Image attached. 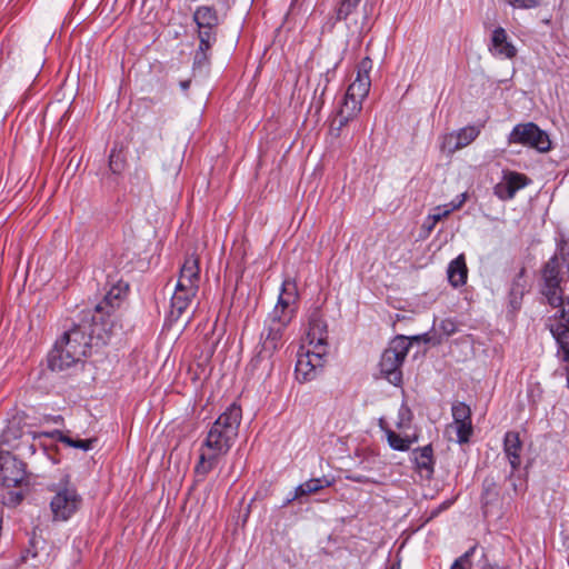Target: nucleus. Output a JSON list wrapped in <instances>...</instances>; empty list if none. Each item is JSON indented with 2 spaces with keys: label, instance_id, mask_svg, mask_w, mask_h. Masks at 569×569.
I'll return each instance as SVG.
<instances>
[{
  "label": "nucleus",
  "instance_id": "nucleus-1",
  "mask_svg": "<svg viewBox=\"0 0 569 569\" xmlns=\"http://www.w3.org/2000/svg\"><path fill=\"white\" fill-rule=\"evenodd\" d=\"M297 300L296 282L286 279L282 282L277 305L264 320L256 355L248 365L250 372L257 375L258 378H266L272 372L273 356L284 343V332L295 316Z\"/></svg>",
  "mask_w": 569,
  "mask_h": 569
},
{
  "label": "nucleus",
  "instance_id": "nucleus-2",
  "mask_svg": "<svg viewBox=\"0 0 569 569\" xmlns=\"http://www.w3.org/2000/svg\"><path fill=\"white\" fill-rule=\"evenodd\" d=\"M241 419V407L233 402L211 425L199 447V457L193 469L198 481H203L228 455L238 438Z\"/></svg>",
  "mask_w": 569,
  "mask_h": 569
},
{
  "label": "nucleus",
  "instance_id": "nucleus-3",
  "mask_svg": "<svg viewBox=\"0 0 569 569\" xmlns=\"http://www.w3.org/2000/svg\"><path fill=\"white\" fill-rule=\"evenodd\" d=\"M91 320L92 325L87 322L73 325L56 341L48 356L51 370L61 371L87 357L94 337L106 342L104 336L98 330L97 317L92 316Z\"/></svg>",
  "mask_w": 569,
  "mask_h": 569
},
{
  "label": "nucleus",
  "instance_id": "nucleus-4",
  "mask_svg": "<svg viewBox=\"0 0 569 569\" xmlns=\"http://www.w3.org/2000/svg\"><path fill=\"white\" fill-rule=\"evenodd\" d=\"M412 340H423L432 345L441 342L440 339L436 340L429 333L416 336L412 339L405 336L393 338L382 352L379 363L381 375L393 386H399L402 382L401 366L409 352Z\"/></svg>",
  "mask_w": 569,
  "mask_h": 569
},
{
  "label": "nucleus",
  "instance_id": "nucleus-5",
  "mask_svg": "<svg viewBox=\"0 0 569 569\" xmlns=\"http://www.w3.org/2000/svg\"><path fill=\"white\" fill-rule=\"evenodd\" d=\"M193 21L198 28L199 48L194 54V64L208 62V52L216 43L219 24L217 10L211 6H200L193 12Z\"/></svg>",
  "mask_w": 569,
  "mask_h": 569
},
{
  "label": "nucleus",
  "instance_id": "nucleus-6",
  "mask_svg": "<svg viewBox=\"0 0 569 569\" xmlns=\"http://www.w3.org/2000/svg\"><path fill=\"white\" fill-rule=\"evenodd\" d=\"M31 440L33 437L29 430L23 429L21 419L13 417L2 431L0 451H18L20 456L33 455L36 448Z\"/></svg>",
  "mask_w": 569,
  "mask_h": 569
},
{
  "label": "nucleus",
  "instance_id": "nucleus-7",
  "mask_svg": "<svg viewBox=\"0 0 569 569\" xmlns=\"http://www.w3.org/2000/svg\"><path fill=\"white\" fill-rule=\"evenodd\" d=\"M563 263H567V266H569V262L567 261L562 253H556L548 260L543 268L542 295L546 297L549 305H556L557 301H560V297H562L560 282L562 281Z\"/></svg>",
  "mask_w": 569,
  "mask_h": 569
},
{
  "label": "nucleus",
  "instance_id": "nucleus-8",
  "mask_svg": "<svg viewBox=\"0 0 569 569\" xmlns=\"http://www.w3.org/2000/svg\"><path fill=\"white\" fill-rule=\"evenodd\" d=\"M508 142L533 148L539 152L551 149L549 136L533 122L517 124L510 132Z\"/></svg>",
  "mask_w": 569,
  "mask_h": 569
},
{
  "label": "nucleus",
  "instance_id": "nucleus-9",
  "mask_svg": "<svg viewBox=\"0 0 569 569\" xmlns=\"http://www.w3.org/2000/svg\"><path fill=\"white\" fill-rule=\"evenodd\" d=\"M303 347L298 352L295 375L300 383H307L318 378L325 366L326 351L315 348L303 351Z\"/></svg>",
  "mask_w": 569,
  "mask_h": 569
},
{
  "label": "nucleus",
  "instance_id": "nucleus-10",
  "mask_svg": "<svg viewBox=\"0 0 569 569\" xmlns=\"http://www.w3.org/2000/svg\"><path fill=\"white\" fill-rule=\"evenodd\" d=\"M552 307L559 308L557 313L549 318L548 327L563 352V359L569 361V298L557 301Z\"/></svg>",
  "mask_w": 569,
  "mask_h": 569
},
{
  "label": "nucleus",
  "instance_id": "nucleus-11",
  "mask_svg": "<svg viewBox=\"0 0 569 569\" xmlns=\"http://www.w3.org/2000/svg\"><path fill=\"white\" fill-rule=\"evenodd\" d=\"M24 479V463L10 451H0V483L7 488L18 487Z\"/></svg>",
  "mask_w": 569,
  "mask_h": 569
},
{
  "label": "nucleus",
  "instance_id": "nucleus-12",
  "mask_svg": "<svg viewBox=\"0 0 569 569\" xmlns=\"http://www.w3.org/2000/svg\"><path fill=\"white\" fill-rule=\"evenodd\" d=\"M80 497L72 488L59 490L50 502L51 511L56 520H68L79 508Z\"/></svg>",
  "mask_w": 569,
  "mask_h": 569
},
{
  "label": "nucleus",
  "instance_id": "nucleus-13",
  "mask_svg": "<svg viewBox=\"0 0 569 569\" xmlns=\"http://www.w3.org/2000/svg\"><path fill=\"white\" fill-rule=\"evenodd\" d=\"M371 69L372 60L369 57L363 58L357 66L356 79L349 84L346 94L356 98L357 101H363L371 87Z\"/></svg>",
  "mask_w": 569,
  "mask_h": 569
},
{
  "label": "nucleus",
  "instance_id": "nucleus-14",
  "mask_svg": "<svg viewBox=\"0 0 569 569\" xmlns=\"http://www.w3.org/2000/svg\"><path fill=\"white\" fill-rule=\"evenodd\" d=\"M379 427L386 435L387 442L392 450L408 451L411 446L419 440V437L416 432L408 433L406 431H395L387 425L383 418L379 419Z\"/></svg>",
  "mask_w": 569,
  "mask_h": 569
},
{
  "label": "nucleus",
  "instance_id": "nucleus-15",
  "mask_svg": "<svg viewBox=\"0 0 569 569\" xmlns=\"http://www.w3.org/2000/svg\"><path fill=\"white\" fill-rule=\"evenodd\" d=\"M307 339L312 348L327 352V323L318 311L310 315Z\"/></svg>",
  "mask_w": 569,
  "mask_h": 569
},
{
  "label": "nucleus",
  "instance_id": "nucleus-16",
  "mask_svg": "<svg viewBox=\"0 0 569 569\" xmlns=\"http://www.w3.org/2000/svg\"><path fill=\"white\" fill-rule=\"evenodd\" d=\"M198 290L177 283L171 297V316L179 319L190 307L197 296Z\"/></svg>",
  "mask_w": 569,
  "mask_h": 569
},
{
  "label": "nucleus",
  "instance_id": "nucleus-17",
  "mask_svg": "<svg viewBox=\"0 0 569 569\" xmlns=\"http://www.w3.org/2000/svg\"><path fill=\"white\" fill-rule=\"evenodd\" d=\"M490 51L493 56L512 59L517 56V48L508 39V34L503 28H497L492 32Z\"/></svg>",
  "mask_w": 569,
  "mask_h": 569
},
{
  "label": "nucleus",
  "instance_id": "nucleus-18",
  "mask_svg": "<svg viewBox=\"0 0 569 569\" xmlns=\"http://www.w3.org/2000/svg\"><path fill=\"white\" fill-rule=\"evenodd\" d=\"M200 282V267L199 259L191 254L184 259L182 267L180 268V274L177 283H181L188 288L192 287L199 290Z\"/></svg>",
  "mask_w": 569,
  "mask_h": 569
},
{
  "label": "nucleus",
  "instance_id": "nucleus-19",
  "mask_svg": "<svg viewBox=\"0 0 569 569\" xmlns=\"http://www.w3.org/2000/svg\"><path fill=\"white\" fill-rule=\"evenodd\" d=\"M522 443L519 433L508 431L503 438V451L512 470H516L521 463Z\"/></svg>",
  "mask_w": 569,
  "mask_h": 569
},
{
  "label": "nucleus",
  "instance_id": "nucleus-20",
  "mask_svg": "<svg viewBox=\"0 0 569 569\" xmlns=\"http://www.w3.org/2000/svg\"><path fill=\"white\" fill-rule=\"evenodd\" d=\"M416 470L426 479H430L433 473V456L430 445L416 449L412 452Z\"/></svg>",
  "mask_w": 569,
  "mask_h": 569
},
{
  "label": "nucleus",
  "instance_id": "nucleus-21",
  "mask_svg": "<svg viewBox=\"0 0 569 569\" xmlns=\"http://www.w3.org/2000/svg\"><path fill=\"white\" fill-rule=\"evenodd\" d=\"M362 102L363 101H357L356 98L345 94L342 104L338 112V131L360 113L362 109Z\"/></svg>",
  "mask_w": 569,
  "mask_h": 569
},
{
  "label": "nucleus",
  "instance_id": "nucleus-22",
  "mask_svg": "<svg viewBox=\"0 0 569 569\" xmlns=\"http://www.w3.org/2000/svg\"><path fill=\"white\" fill-rule=\"evenodd\" d=\"M360 3V0H342L338 10H337V19L338 20H351V22L355 24L356 28H359L360 30L363 29L366 21L368 19L367 11L365 10L361 14V22L360 26L357 18H353L357 12V8Z\"/></svg>",
  "mask_w": 569,
  "mask_h": 569
},
{
  "label": "nucleus",
  "instance_id": "nucleus-23",
  "mask_svg": "<svg viewBox=\"0 0 569 569\" xmlns=\"http://www.w3.org/2000/svg\"><path fill=\"white\" fill-rule=\"evenodd\" d=\"M329 486H331V482L325 478L309 479L306 482L299 485L295 489L292 496L286 500L283 506H288L292 501H295L303 496H307L310 493H316V492L320 491L322 488H326Z\"/></svg>",
  "mask_w": 569,
  "mask_h": 569
},
{
  "label": "nucleus",
  "instance_id": "nucleus-24",
  "mask_svg": "<svg viewBox=\"0 0 569 569\" xmlns=\"http://www.w3.org/2000/svg\"><path fill=\"white\" fill-rule=\"evenodd\" d=\"M453 422L445 429V437L449 442L462 443V408L461 403L452 406Z\"/></svg>",
  "mask_w": 569,
  "mask_h": 569
},
{
  "label": "nucleus",
  "instance_id": "nucleus-25",
  "mask_svg": "<svg viewBox=\"0 0 569 569\" xmlns=\"http://www.w3.org/2000/svg\"><path fill=\"white\" fill-rule=\"evenodd\" d=\"M529 180H501L495 186V194L501 200L513 198L516 192L527 186Z\"/></svg>",
  "mask_w": 569,
  "mask_h": 569
},
{
  "label": "nucleus",
  "instance_id": "nucleus-26",
  "mask_svg": "<svg viewBox=\"0 0 569 569\" xmlns=\"http://www.w3.org/2000/svg\"><path fill=\"white\" fill-rule=\"evenodd\" d=\"M462 146L461 130L445 134L441 139L440 150L446 156L452 154Z\"/></svg>",
  "mask_w": 569,
  "mask_h": 569
},
{
  "label": "nucleus",
  "instance_id": "nucleus-27",
  "mask_svg": "<svg viewBox=\"0 0 569 569\" xmlns=\"http://www.w3.org/2000/svg\"><path fill=\"white\" fill-rule=\"evenodd\" d=\"M447 274L452 287L462 284V253L450 262Z\"/></svg>",
  "mask_w": 569,
  "mask_h": 569
},
{
  "label": "nucleus",
  "instance_id": "nucleus-28",
  "mask_svg": "<svg viewBox=\"0 0 569 569\" xmlns=\"http://www.w3.org/2000/svg\"><path fill=\"white\" fill-rule=\"evenodd\" d=\"M129 286L127 283L119 282L113 286L104 296V301L110 306L114 307L119 301L127 295Z\"/></svg>",
  "mask_w": 569,
  "mask_h": 569
},
{
  "label": "nucleus",
  "instance_id": "nucleus-29",
  "mask_svg": "<svg viewBox=\"0 0 569 569\" xmlns=\"http://www.w3.org/2000/svg\"><path fill=\"white\" fill-rule=\"evenodd\" d=\"M411 421H412V412L406 403H402L398 410V419L396 421V428L399 431H407L411 426Z\"/></svg>",
  "mask_w": 569,
  "mask_h": 569
},
{
  "label": "nucleus",
  "instance_id": "nucleus-30",
  "mask_svg": "<svg viewBox=\"0 0 569 569\" xmlns=\"http://www.w3.org/2000/svg\"><path fill=\"white\" fill-rule=\"evenodd\" d=\"M60 441L68 445L69 447L89 451L93 448L97 439H72L69 436L60 435Z\"/></svg>",
  "mask_w": 569,
  "mask_h": 569
},
{
  "label": "nucleus",
  "instance_id": "nucleus-31",
  "mask_svg": "<svg viewBox=\"0 0 569 569\" xmlns=\"http://www.w3.org/2000/svg\"><path fill=\"white\" fill-rule=\"evenodd\" d=\"M461 204L462 200H460L458 203H448L435 207L429 213V216L432 218L433 221L438 223L443 218L449 216L453 210L458 209Z\"/></svg>",
  "mask_w": 569,
  "mask_h": 569
},
{
  "label": "nucleus",
  "instance_id": "nucleus-32",
  "mask_svg": "<svg viewBox=\"0 0 569 569\" xmlns=\"http://www.w3.org/2000/svg\"><path fill=\"white\" fill-rule=\"evenodd\" d=\"M459 323L450 318L443 319L439 325V330L445 337H450L458 331Z\"/></svg>",
  "mask_w": 569,
  "mask_h": 569
},
{
  "label": "nucleus",
  "instance_id": "nucleus-33",
  "mask_svg": "<svg viewBox=\"0 0 569 569\" xmlns=\"http://www.w3.org/2000/svg\"><path fill=\"white\" fill-rule=\"evenodd\" d=\"M483 123L465 127V146L472 142L480 133Z\"/></svg>",
  "mask_w": 569,
  "mask_h": 569
},
{
  "label": "nucleus",
  "instance_id": "nucleus-34",
  "mask_svg": "<svg viewBox=\"0 0 569 569\" xmlns=\"http://www.w3.org/2000/svg\"><path fill=\"white\" fill-rule=\"evenodd\" d=\"M465 443L469 441V437L472 435V425L470 420V409L465 406Z\"/></svg>",
  "mask_w": 569,
  "mask_h": 569
},
{
  "label": "nucleus",
  "instance_id": "nucleus-35",
  "mask_svg": "<svg viewBox=\"0 0 569 569\" xmlns=\"http://www.w3.org/2000/svg\"><path fill=\"white\" fill-rule=\"evenodd\" d=\"M437 222L432 220V218L428 214V217L425 219L422 223V230L425 232L423 237H427L431 233V231L435 229Z\"/></svg>",
  "mask_w": 569,
  "mask_h": 569
},
{
  "label": "nucleus",
  "instance_id": "nucleus-36",
  "mask_svg": "<svg viewBox=\"0 0 569 569\" xmlns=\"http://www.w3.org/2000/svg\"><path fill=\"white\" fill-rule=\"evenodd\" d=\"M22 500V495L19 492H10L8 503L18 505Z\"/></svg>",
  "mask_w": 569,
  "mask_h": 569
},
{
  "label": "nucleus",
  "instance_id": "nucleus-37",
  "mask_svg": "<svg viewBox=\"0 0 569 569\" xmlns=\"http://www.w3.org/2000/svg\"><path fill=\"white\" fill-rule=\"evenodd\" d=\"M450 569H462V556L455 560Z\"/></svg>",
  "mask_w": 569,
  "mask_h": 569
},
{
  "label": "nucleus",
  "instance_id": "nucleus-38",
  "mask_svg": "<svg viewBox=\"0 0 569 569\" xmlns=\"http://www.w3.org/2000/svg\"><path fill=\"white\" fill-rule=\"evenodd\" d=\"M350 479L352 481H356V482H367L368 481L367 477L360 476V475L359 476H352V477H350Z\"/></svg>",
  "mask_w": 569,
  "mask_h": 569
},
{
  "label": "nucleus",
  "instance_id": "nucleus-39",
  "mask_svg": "<svg viewBox=\"0 0 569 569\" xmlns=\"http://www.w3.org/2000/svg\"><path fill=\"white\" fill-rule=\"evenodd\" d=\"M503 178H512V179H516V178H525L523 176L519 174V173H513V172H510L509 174L505 176Z\"/></svg>",
  "mask_w": 569,
  "mask_h": 569
},
{
  "label": "nucleus",
  "instance_id": "nucleus-40",
  "mask_svg": "<svg viewBox=\"0 0 569 569\" xmlns=\"http://www.w3.org/2000/svg\"><path fill=\"white\" fill-rule=\"evenodd\" d=\"M189 86H190V81L189 80L180 82V87H181L182 90H187L189 88Z\"/></svg>",
  "mask_w": 569,
  "mask_h": 569
},
{
  "label": "nucleus",
  "instance_id": "nucleus-41",
  "mask_svg": "<svg viewBox=\"0 0 569 569\" xmlns=\"http://www.w3.org/2000/svg\"><path fill=\"white\" fill-rule=\"evenodd\" d=\"M475 548H476V547L473 546V547H471V548H470V550H469V551L465 552V556H463L465 565H466V563H467V561H468V558H469L470 552H473Z\"/></svg>",
  "mask_w": 569,
  "mask_h": 569
},
{
  "label": "nucleus",
  "instance_id": "nucleus-42",
  "mask_svg": "<svg viewBox=\"0 0 569 569\" xmlns=\"http://www.w3.org/2000/svg\"><path fill=\"white\" fill-rule=\"evenodd\" d=\"M114 164H116V162H114L113 156H111V157H110V167H111V169L113 170V172L116 173V172H117V170H116V169H114V167H113Z\"/></svg>",
  "mask_w": 569,
  "mask_h": 569
},
{
  "label": "nucleus",
  "instance_id": "nucleus-43",
  "mask_svg": "<svg viewBox=\"0 0 569 569\" xmlns=\"http://www.w3.org/2000/svg\"><path fill=\"white\" fill-rule=\"evenodd\" d=\"M102 307L101 305L96 306V312L101 316Z\"/></svg>",
  "mask_w": 569,
  "mask_h": 569
},
{
  "label": "nucleus",
  "instance_id": "nucleus-44",
  "mask_svg": "<svg viewBox=\"0 0 569 569\" xmlns=\"http://www.w3.org/2000/svg\"><path fill=\"white\" fill-rule=\"evenodd\" d=\"M463 272H465V279L467 278V268L465 267L463 269Z\"/></svg>",
  "mask_w": 569,
  "mask_h": 569
},
{
  "label": "nucleus",
  "instance_id": "nucleus-45",
  "mask_svg": "<svg viewBox=\"0 0 569 569\" xmlns=\"http://www.w3.org/2000/svg\"><path fill=\"white\" fill-rule=\"evenodd\" d=\"M390 569H396L395 566H392Z\"/></svg>",
  "mask_w": 569,
  "mask_h": 569
}]
</instances>
